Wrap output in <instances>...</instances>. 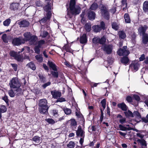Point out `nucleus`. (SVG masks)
Returning <instances> with one entry per match:
<instances>
[{
	"label": "nucleus",
	"mask_w": 148,
	"mask_h": 148,
	"mask_svg": "<svg viewBox=\"0 0 148 148\" xmlns=\"http://www.w3.org/2000/svg\"><path fill=\"white\" fill-rule=\"evenodd\" d=\"M25 42V40L21 37L14 38L12 41V43L14 45L18 46L22 43Z\"/></svg>",
	"instance_id": "39448f33"
},
{
	"label": "nucleus",
	"mask_w": 148,
	"mask_h": 148,
	"mask_svg": "<svg viewBox=\"0 0 148 148\" xmlns=\"http://www.w3.org/2000/svg\"><path fill=\"white\" fill-rule=\"evenodd\" d=\"M12 89H11L8 91V93L9 96L11 97H13L15 96V94L16 95H18L19 94H17V93H16V92H15L14 90H13Z\"/></svg>",
	"instance_id": "4be33fe9"
},
{
	"label": "nucleus",
	"mask_w": 148,
	"mask_h": 148,
	"mask_svg": "<svg viewBox=\"0 0 148 148\" xmlns=\"http://www.w3.org/2000/svg\"><path fill=\"white\" fill-rule=\"evenodd\" d=\"M49 106L45 107H41L39 108V111L40 113L43 114H47L48 113V110Z\"/></svg>",
	"instance_id": "4468645a"
},
{
	"label": "nucleus",
	"mask_w": 148,
	"mask_h": 148,
	"mask_svg": "<svg viewBox=\"0 0 148 148\" xmlns=\"http://www.w3.org/2000/svg\"><path fill=\"white\" fill-rule=\"evenodd\" d=\"M129 53V52L128 51L122 49H120L117 51V53L119 56H127Z\"/></svg>",
	"instance_id": "6e6552de"
},
{
	"label": "nucleus",
	"mask_w": 148,
	"mask_h": 148,
	"mask_svg": "<svg viewBox=\"0 0 148 148\" xmlns=\"http://www.w3.org/2000/svg\"><path fill=\"white\" fill-rule=\"evenodd\" d=\"M47 101L45 99H43L40 100L39 101L38 105L39 107L48 106L47 105Z\"/></svg>",
	"instance_id": "ddd939ff"
},
{
	"label": "nucleus",
	"mask_w": 148,
	"mask_h": 148,
	"mask_svg": "<svg viewBox=\"0 0 148 148\" xmlns=\"http://www.w3.org/2000/svg\"><path fill=\"white\" fill-rule=\"evenodd\" d=\"M75 0H71L70 2L69 8L72 14H79L81 11V8L77 5H75Z\"/></svg>",
	"instance_id": "7ed1b4c3"
},
{
	"label": "nucleus",
	"mask_w": 148,
	"mask_h": 148,
	"mask_svg": "<svg viewBox=\"0 0 148 148\" xmlns=\"http://www.w3.org/2000/svg\"><path fill=\"white\" fill-rule=\"evenodd\" d=\"M137 141L142 146L147 145L146 141L143 139H138L137 140Z\"/></svg>",
	"instance_id": "473e14b6"
},
{
	"label": "nucleus",
	"mask_w": 148,
	"mask_h": 148,
	"mask_svg": "<svg viewBox=\"0 0 148 148\" xmlns=\"http://www.w3.org/2000/svg\"><path fill=\"white\" fill-rule=\"evenodd\" d=\"M51 84V82H48L47 83H46L42 85V87L44 88H45L47 86L50 85Z\"/></svg>",
	"instance_id": "0e129e2a"
},
{
	"label": "nucleus",
	"mask_w": 148,
	"mask_h": 148,
	"mask_svg": "<svg viewBox=\"0 0 148 148\" xmlns=\"http://www.w3.org/2000/svg\"><path fill=\"white\" fill-rule=\"evenodd\" d=\"M63 110L65 114L67 115L70 114L71 112V110L67 108H64Z\"/></svg>",
	"instance_id": "ea45409f"
},
{
	"label": "nucleus",
	"mask_w": 148,
	"mask_h": 148,
	"mask_svg": "<svg viewBox=\"0 0 148 148\" xmlns=\"http://www.w3.org/2000/svg\"><path fill=\"white\" fill-rule=\"evenodd\" d=\"M33 141L39 143L40 141V137L37 136H34L32 138Z\"/></svg>",
	"instance_id": "8fccbe9b"
},
{
	"label": "nucleus",
	"mask_w": 148,
	"mask_h": 148,
	"mask_svg": "<svg viewBox=\"0 0 148 148\" xmlns=\"http://www.w3.org/2000/svg\"><path fill=\"white\" fill-rule=\"evenodd\" d=\"M65 101V99L64 98L62 97L58 98L57 100V102H62Z\"/></svg>",
	"instance_id": "052dcab7"
},
{
	"label": "nucleus",
	"mask_w": 148,
	"mask_h": 148,
	"mask_svg": "<svg viewBox=\"0 0 148 148\" xmlns=\"http://www.w3.org/2000/svg\"><path fill=\"white\" fill-rule=\"evenodd\" d=\"M147 28V27L146 25L140 27L138 29V31L139 34L142 35L147 34H145V32Z\"/></svg>",
	"instance_id": "1a4fd4ad"
},
{
	"label": "nucleus",
	"mask_w": 148,
	"mask_h": 148,
	"mask_svg": "<svg viewBox=\"0 0 148 148\" xmlns=\"http://www.w3.org/2000/svg\"><path fill=\"white\" fill-rule=\"evenodd\" d=\"M47 64L49 67L54 71H57V70L56 68V64L52 62L50 60H48L47 62Z\"/></svg>",
	"instance_id": "dca6fc26"
},
{
	"label": "nucleus",
	"mask_w": 148,
	"mask_h": 148,
	"mask_svg": "<svg viewBox=\"0 0 148 148\" xmlns=\"http://www.w3.org/2000/svg\"><path fill=\"white\" fill-rule=\"evenodd\" d=\"M112 49V46L111 45H106L104 47V50L108 54H110L111 53Z\"/></svg>",
	"instance_id": "2eb2a0df"
},
{
	"label": "nucleus",
	"mask_w": 148,
	"mask_h": 148,
	"mask_svg": "<svg viewBox=\"0 0 148 148\" xmlns=\"http://www.w3.org/2000/svg\"><path fill=\"white\" fill-rule=\"evenodd\" d=\"M95 14L92 11H90L88 13V17L90 20H93L95 19Z\"/></svg>",
	"instance_id": "6ab92c4d"
},
{
	"label": "nucleus",
	"mask_w": 148,
	"mask_h": 148,
	"mask_svg": "<svg viewBox=\"0 0 148 148\" xmlns=\"http://www.w3.org/2000/svg\"><path fill=\"white\" fill-rule=\"evenodd\" d=\"M40 47L36 45L35 47L34 48V51L35 52L38 54L39 53L40 51Z\"/></svg>",
	"instance_id": "864d4df0"
},
{
	"label": "nucleus",
	"mask_w": 148,
	"mask_h": 148,
	"mask_svg": "<svg viewBox=\"0 0 148 148\" xmlns=\"http://www.w3.org/2000/svg\"><path fill=\"white\" fill-rule=\"evenodd\" d=\"M43 66L44 69L46 71L48 72L49 71V69L48 66L45 64H43Z\"/></svg>",
	"instance_id": "338daca9"
},
{
	"label": "nucleus",
	"mask_w": 148,
	"mask_h": 148,
	"mask_svg": "<svg viewBox=\"0 0 148 148\" xmlns=\"http://www.w3.org/2000/svg\"><path fill=\"white\" fill-rule=\"evenodd\" d=\"M45 120L48 123L51 124H53L57 122L51 118L46 119Z\"/></svg>",
	"instance_id": "c756f323"
},
{
	"label": "nucleus",
	"mask_w": 148,
	"mask_h": 148,
	"mask_svg": "<svg viewBox=\"0 0 148 148\" xmlns=\"http://www.w3.org/2000/svg\"><path fill=\"white\" fill-rule=\"evenodd\" d=\"M37 39V38L36 36H32L30 39L29 40L30 44L31 45L34 44Z\"/></svg>",
	"instance_id": "5701e85b"
},
{
	"label": "nucleus",
	"mask_w": 148,
	"mask_h": 148,
	"mask_svg": "<svg viewBox=\"0 0 148 148\" xmlns=\"http://www.w3.org/2000/svg\"><path fill=\"white\" fill-rule=\"evenodd\" d=\"M35 58L38 61L41 62L43 60V58L41 56L37 55L35 56Z\"/></svg>",
	"instance_id": "a19ab883"
},
{
	"label": "nucleus",
	"mask_w": 148,
	"mask_h": 148,
	"mask_svg": "<svg viewBox=\"0 0 148 148\" xmlns=\"http://www.w3.org/2000/svg\"><path fill=\"white\" fill-rule=\"evenodd\" d=\"M100 7L101 10V12L102 15L107 20L109 18V14L107 11V8L104 5L101 4Z\"/></svg>",
	"instance_id": "20e7f679"
},
{
	"label": "nucleus",
	"mask_w": 148,
	"mask_h": 148,
	"mask_svg": "<svg viewBox=\"0 0 148 148\" xmlns=\"http://www.w3.org/2000/svg\"><path fill=\"white\" fill-rule=\"evenodd\" d=\"M101 26L99 25H94L92 27V28L94 31L96 32H100L101 29H104L105 28V24L104 22L101 21Z\"/></svg>",
	"instance_id": "423d86ee"
},
{
	"label": "nucleus",
	"mask_w": 148,
	"mask_h": 148,
	"mask_svg": "<svg viewBox=\"0 0 148 148\" xmlns=\"http://www.w3.org/2000/svg\"><path fill=\"white\" fill-rule=\"evenodd\" d=\"M106 38L104 36H103L101 39H100L99 43L103 44L106 42Z\"/></svg>",
	"instance_id": "3c124183"
},
{
	"label": "nucleus",
	"mask_w": 148,
	"mask_h": 148,
	"mask_svg": "<svg viewBox=\"0 0 148 148\" xmlns=\"http://www.w3.org/2000/svg\"><path fill=\"white\" fill-rule=\"evenodd\" d=\"M7 110V108L4 105H2L0 107V112L4 113Z\"/></svg>",
	"instance_id": "58836bf2"
},
{
	"label": "nucleus",
	"mask_w": 148,
	"mask_h": 148,
	"mask_svg": "<svg viewBox=\"0 0 148 148\" xmlns=\"http://www.w3.org/2000/svg\"><path fill=\"white\" fill-rule=\"evenodd\" d=\"M106 100L105 99H103L101 102V103L103 108V110H104L106 107Z\"/></svg>",
	"instance_id": "c03bdc74"
},
{
	"label": "nucleus",
	"mask_w": 148,
	"mask_h": 148,
	"mask_svg": "<svg viewBox=\"0 0 148 148\" xmlns=\"http://www.w3.org/2000/svg\"><path fill=\"white\" fill-rule=\"evenodd\" d=\"M11 22V20L10 18H8L5 21L3 22L4 25L5 26H8L9 25Z\"/></svg>",
	"instance_id": "e433bc0d"
},
{
	"label": "nucleus",
	"mask_w": 148,
	"mask_h": 148,
	"mask_svg": "<svg viewBox=\"0 0 148 148\" xmlns=\"http://www.w3.org/2000/svg\"><path fill=\"white\" fill-rule=\"evenodd\" d=\"M10 55L11 56L14 57L15 59L18 61H21L22 59V56L21 55H18L15 52L12 51L10 52Z\"/></svg>",
	"instance_id": "0eeeda50"
},
{
	"label": "nucleus",
	"mask_w": 148,
	"mask_h": 148,
	"mask_svg": "<svg viewBox=\"0 0 148 148\" xmlns=\"http://www.w3.org/2000/svg\"><path fill=\"white\" fill-rule=\"evenodd\" d=\"M118 106L123 110L126 111L127 110V106L124 103H122L118 104Z\"/></svg>",
	"instance_id": "412c9836"
},
{
	"label": "nucleus",
	"mask_w": 148,
	"mask_h": 148,
	"mask_svg": "<svg viewBox=\"0 0 148 148\" xmlns=\"http://www.w3.org/2000/svg\"><path fill=\"white\" fill-rule=\"evenodd\" d=\"M100 38L98 37L94 38L92 40V42L94 43L97 44V43H99Z\"/></svg>",
	"instance_id": "37998d69"
},
{
	"label": "nucleus",
	"mask_w": 148,
	"mask_h": 148,
	"mask_svg": "<svg viewBox=\"0 0 148 148\" xmlns=\"http://www.w3.org/2000/svg\"><path fill=\"white\" fill-rule=\"evenodd\" d=\"M143 36V43L146 44L148 41V35L146 34Z\"/></svg>",
	"instance_id": "72a5a7b5"
},
{
	"label": "nucleus",
	"mask_w": 148,
	"mask_h": 148,
	"mask_svg": "<svg viewBox=\"0 0 148 148\" xmlns=\"http://www.w3.org/2000/svg\"><path fill=\"white\" fill-rule=\"evenodd\" d=\"M12 67H13L14 70L16 71L17 70V66L16 64H11Z\"/></svg>",
	"instance_id": "13d9d810"
},
{
	"label": "nucleus",
	"mask_w": 148,
	"mask_h": 148,
	"mask_svg": "<svg viewBox=\"0 0 148 148\" xmlns=\"http://www.w3.org/2000/svg\"><path fill=\"white\" fill-rule=\"evenodd\" d=\"M129 61V60L127 57H124L121 59V62L122 63L124 64H127Z\"/></svg>",
	"instance_id": "2f4dec72"
},
{
	"label": "nucleus",
	"mask_w": 148,
	"mask_h": 148,
	"mask_svg": "<svg viewBox=\"0 0 148 148\" xmlns=\"http://www.w3.org/2000/svg\"><path fill=\"white\" fill-rule=\"evenodd\" d=\"M69 122L71 126H75L77 125V122L75 119H72L70 120Z\"/></svg>",
	"instance_id": "c9c22d12"
},
{
	"label": "nucleus",
	"mask_w": 148,
	"mask_h": 148,
	"mask_svg": "<svg viewBox=\"0 0 148 148\" xmlns=\"http://www.w3.org/2000/svg\"><path fill=\"white\" fill-rule=\"evenodd\" d=\"M2 38L4 42L7 43L8 42V40L7 39V36L6 34H3L2 36Z\"/></svg>",
	"instance_id": "09e8293b"
},
{
	"label": "nucleus",
	"mask_w": 148,
	"mask_h": 148,
	"mask_svg": "<svg viewBox=\"0 0 148 148\" xmlns=\"http://www.w3.org/2000/svg\"><path fill=\"white\" fill-rule=\"evenodd\" d=\"M98 8V5L96 3H93L91 5L90 9L91 10H96Z\"/></svg>",
	"instance_id": "79ce46f5"
},
{
	"label": "nucleus",
	"mask_w": 148,
	"mask_h": 148,
	"mask_svg": "<svg viewBox=\"0 0 148 148\" xmlns=\"http://www.w3.org/2000/svg\"><path fill=\"white\" fill-rule=\"evenodd\" d=\"M45 43V41L42 40H40L36 42L35 45L36 46L41 48L42 46Z\"/></svg>",
	"instance_id": "bb28decb"
},
{
	"label": "nucleus",
	"mask_w": 148,
	"mask_h": 148,
	"mask_svg": "<svg viewBox=\"0 0 148 148\" xmlns=\"http://www.w3.org/2000/svg\"><path fill=\"white\" fill-rule=\"evenodd\" d=\"M20 7L19 4L18 3H13L10 5V9L11 10H16Z\"/></svg>",
	"instance_id": "f8f14e48"
},
{
	"label": "nucleus",
	"mask_w": 148,
	"mask_h": 148,
	"mask_svg": "<svg viewBox=\"0 0 148 148\" xmlns=\"http://www.w3.org/2000/svg\"><path fill=\"white\" fill-rule=\"evenodd\" d=\"M9 84L11 88L14 89V91L16 92L17 94H20L22 92V89L20 88L21 82L17 78H13L10 80Z\"/></svg>",
	"instance_id": "f257e3e1"
},
{
	"label": "nucleus",
	"mask_w": 148,
	"mask_h": 148,
	"mask_svg": "<svg viewBox=\"0 0 148 148\" xmlns=\"http://www.w3.org/2000/svg\"><path fill=\"white\" fill-rule=\"evenodd\" d=\"M76 134L77 136L84 137V132L82 129L81 126L78 127V130L76 131Z\"/></svg>",
	"instance_id": "9b49d317"
},
{
	"label": "nucleus",
	"mask_w": 148,
	"mask_h": 148,
	"mask_svg": "<svg viewBox=\"0 0 148 148\" xmlns=\"http://www.w3.org/2000/svg\"><path fill=\"white\" fill-rule=\"evenodd\" d=\"M119 37L122 39L126 37L125 33L123 31H119Z\"/></svg>",
	"instance_id": "f704fd0d"
},
{
	"label": "nucleus",
	"mask_w": 148,
	"mask_h": 148,
	"mask_svg": "<svg viewBox=\"0 0 148 148\" xmlns=\"http://www.w3.org/2000/svg\"><path fill=\"white\" fill-rule=\"evenodd\" d=\"M28 67H29L33 70H35L36 69V67L34 63L32 62H30L27 65Z\"/></svg>",
	"instance_id": "a878e982"
},
{
	"label": "nucleus",
	"mask_w": 148,
	"mask_h": 148,
	"mask_svg": "<svg viewBox=\"0 0 148 148\" xmlns=\"http://www.w3.org/2000/svg\"><path fill=\"white\" fill-rule=\"evenodd\" d=\"M19 25L21 27H25L28 26L29 25V23L27 21L24 20L20 22Z\"/></svg>",
	"instance_id": "a211bd4d"
},
{
	"label": "nucleus",
	"mask_w": 148,
	"mask_h": 148,
	"mask_svg": "<svg viewBox=\"0 0 148 148\" xmlns=\"http://www.w3.org/2000/svg\"><path fill=\"white\" fill-rule=\"evenodd\" d=\"M125 116L127 117H133L134 116L130 110L124 112Z\"/></svg>",
	"instance_id": "cd10ccee"
},
{
	"label": "nucleus",
	"mask_w": 148,
	"mask_h": 148,
	"mask_svg": "<svg viewBox=\"0 0 148 148\" xmlns=\"http://www.w3.org/2000/svg\"><path fill=\"white\" fill-rule=\"evenodd\" d=\"M46 1L47 5L44 7L43 8L44 10L47 12L46 14L47 17H44L40 21V23L41 24L45 23L47 20H49L51 15V10L53 5L52 1L51 0H46Z\"/></svg>",
	"instance_id": "f03ea898"
},
{
	"label": "nucleus",
	"mask_w": 148,
	"mask_h": 148,
	"mask_svg": "<svg viewBox=\"0 0 148 148\" xmlns=\"http://www.w3.org/2000/svg\"><path fill=\"white\" fill-rule=\"evenodd\" d=\"M51 93L53 98L55 99H58L61 96V92L56 90L52 91Z\"/></svg>",
	"instance_id": "9d476101"
},
{
	"label": "nucleus",
	"mask_w": 148,
	"mask_h": 148,
	"mask_svg": "<svg viewBox=\"0 0 148 148\" xmlns=\"http://www.w3.org/2000/svg\"><path fill=\"white\" fill-rule=\"evenodd\" d=\"M23 35L25 37V38L24 39L25 40V42L26 41H27L29 40L32 36L30 33L29 32H27L25 33Z\"/></svg>",
	"instance_id": "aec40b11"
},
{
	"label": "nucleus",
	"mask_w": 148,
	"mask_h": 148,
	"mask_svg": "<svg viewBox=\"0 0 148 148\" xmlns=\"http://www.w3.org/2000/svg\"><path fill=\"white\" fill-rule=\"evenodd\" d=\"M52 114L55 117H57L59 116L58 111L56 110H52Z\"/></svg>",
	"instance_id": "de8ad7c7"
},
{
	"label": "nucleus",
	"mask_w": 148,
	"mask_h": 148,
	"mask_svg": "<svg viewBox=\"0 0 148 148\" xmlns=\"http://www.w3.org/2000/svg\"><path fill=\"white\" fill-rule=\"evenodd\" d=\"M63 49H65V50L67 52H72V50L70 48V47L68 45H66L63 47Z\"/></svg>",
	"instance_id": "7c9ffc66"
},
{
	"label": "nucleus",
	"mask_w": 148,
	"mask_h": 148,
	"mask_svg": "<svg viewBox=\"0 0 148 148\" xmlns=\"http://www.w3.org/2000/svg\"><path fill=\"white\" fill-rule=\"evenodd\" d=\"M68 147L70 148H73L75 146V143L73 142H70L67 145Z\"/></svg>",
	"instance_id": "49530a36"
},
{
	"label": "nucleus",
	"mask_w": 148,
	"mask_h": 148,
	"mask_svg": "<svg viewBox=\"0 0 148 148\" xmlns=\"http://www.w3.org/2000/svg\"><path fill=\"white\" fill-rule=\"evenodd\" d=\"M85 28L86 30L88 32H89L91 29V25L89 23H87L85 25Z\"/></svg>",
	"instance_id": "4c0bfd02"
},
{
	"label": "nucleus",
	"mask_w": 148,
	"mask_h": 148,
	"mask_svg": "<svg viewBox=\"0 0 148 148\" xmlns=\"http://www.w3.org/2000/svg\"><path fill=\"white\" fill-rule=\"evenodd\" d=\"M126 99V100L129 102H131L132 101V98L130 96L127 97Z\"/></svg>",
	"instance_id": "69168bd1"
},
{
	"label": "nucleus",
	"mask_w": 148,
	"mask_h": 148,
	"mask_svg": "<svg viewBox=\"0 0 148 148\" xmlns=\"http://www.w3.org/2000/svg\"><path fill=\"white\" fill-rule=\"evenodd\" d=\"M124 18L125 23H130L131 20L128 14L126 13L125 14Z\"/></svg>",
	"instance_id": "b1692460"
},
{
	"label": "nucleus",
	"mask_w": 148,
	"mask_h": 148,
	"mask_svg": "<svg viewBox=\"0 0 148 148\" xmlns=\"http://www.w3.org/2000/svg\"><path fill=\"white\" fill-rule=\"evenodd\" d=\"M48 33L46 31L43 32L41 34V36L43 38L46 37L48 35Z\"/></svg>",
	"instance_id": "5fc2aeb1"
},
{
	"label": "nucleus",
	"mask_w": 148,
	"mask_h": 148,
	"mask_svg": "<svg viewBox=\"0 0 148 148\" xmlns=\"http://www.w3.org/2000/svg\"><path fill=\"white\" fill-rule=\"evenodd\" d=\"M51 74L54 77L57 78L58 76V73L57 72L53 71L51 72Z\"/></svg>",
	"instance_id": "603ef678"
},
{
	"label": "nucleus",
	"mask_w": 148,
	"mask_h": 148,
	"mask_svg": "<svg viewBox=\"0 0 148 148\" xmlns=\"http://www.w3.org/2000/svg\"><path fill=\"white\" fill-rule=\"evenodd\" d=\"M143 10L145 12H148V1H145L143 4Z\"/></svg>",
	"instance_id": "393cba45"
},
{
	"label": "nucleus",
	"mask_w": 148,
	"mask_h": 148,
	"mask_svg": "<svg viewBox=\"0 0 148 148\" xmlns=\"http://www.w3.org/2000/svg\"><path fill=\"white\" fill-rule=\"evenodd\" d=\"M133 115L134 116V117L135 118L138 119H139L141 118V116L138 111H134V112Z\"/></svg>",
	"instance_id": "c85d7f7f"
},
{
	"label": "nucleus",
	"mask_w": 148,
	"mask_h": 148,
	"mask_svg": "<svg viewBox=\"0 0 148 148\" xmlns=\"http://www.w3.org/2000/svg\"><path fill=\"white\" fill-rule=\"evenodd\" d=\"M80 42L82 44L86 43L87 41V38L86 34H83L82 36L80 37Z\"/></svg>",
	"instance_id": "f3484780"
},
{
	"label": "nucleus",
	"mask_w": 148,
	"mask_h": 148,
	"mask_svg": "<svg viewBox=\"0 0 148 148\" xmlns=\"http://www.w3.org/2000/svg\"><path fill=\"white\" fill-rule=\"evenodd\" d=\"M127 0H121V3L122 5L124 6L125 5V7L127 8Z\"/></svg>",
	"instance_id": "6e6d98bb"
},
{
	"label": "nucleus",
	"mask_w": 148,
	"mask_h": 148,
	"mask_svg": "<svg viewBox=\"0 0 148 148\" xmlns=\"http://www.w3.org/2000/svg\"><path fill=\"white\" fill-rule=\"evenodd\" d=\"M119 128L120 130L122 131H125L126 130V128L121 125H119Z\"/></svg>",
	"instance_id": "bf43d9fd"
},
{
	"label": "nucleus",
	"mask_w": 148,
	"mask_h": 148,
	"mask_svg": "<svg viewBox=\"0 0 148 148\" xmlns=\"http://www.w3.org/2000/svg\"><path fill=\"white\" fill-rule=\"evenodd\" d=\"M119 122L121 124H123L125 123L126 121V119L125 118L123 117L119 120Z\"/></svg>",
	"instance_id": "4d7b16f0"
},
{
	"label": "nucleus",
	"mask_w": 148,
	"mask_h": 148,
	"mask_svg": "<svg viewBox=\"0 0 148 148\" xmlns=\"http://www.w3.org/2000/svg\"><path fill=\"white\" fill-rule=\"evenodd\" d=\"M2 99L4 100L6 103L8 105V100L7 96H4L3 97Z\"/></svg>",
	"instance_id": "680f3d73"
},
{
	"label": "nucleus",
	"mask_w": 148,
	"mask_h": 148,
	"mask_svg": "<svg viewBox=\"0 0 148 148\" xmlns=\"http://www.w3.org/2000/svg\"><path fill=\"white\" fill-rule=\"evenodd\" d=\"M112 27L115 30H117L118 29V26L117 23H113L112 24Z\"/></svg>",
	"instance_id": "a18cd8bd"
},
{
	"label": "nucleus",
	"mask_w": 148,
	"mask_h": 148,
	"mask_svg": "<svg viewBox=\"0 0 148 148\" xmlns=\"http://www.w3.org/2000/svg\"><path fill=\"white\" fill-rule=\"evenodd\" d=\"M133 97L135 100L138 101L140 100V98L138 95H133Z\"/></svg>",
	"instance_id": "e2e57ef3"
},
{
	"label": "nucleus",
	"mask_w": 148,
	"mask_h": 148,
	"mask_svg": "<svg viewBox=\"0 0 148 148\" xmlns=\"http://www.w3.org/2000/svg\"><path fill=\"white\" fill-rule=\"evenodd\" d=\"M136 135L137 136L142 138L144 137V135L140 133H138L136 134Z\"/></svg>",
	"instance_id": "774afa93"
}]
</instances>
